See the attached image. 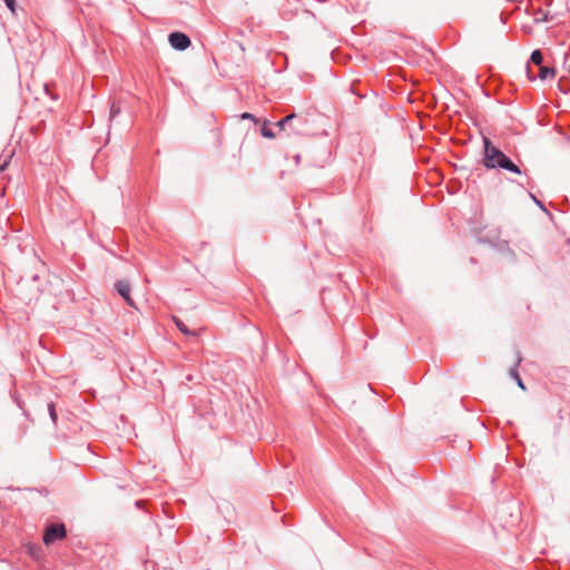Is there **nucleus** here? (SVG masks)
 <instances>
[{"label":"nucleus","instance_id":"5","mask_svg":"<svg viewBox=\"0 0 570 570\" xmlns=\"http://www.w3.org/2000/svg\"><path fill=\"white\" fill-rule=\"evenodd\" d=\"M116 289H117L118 294L126 301V303L129 306H131V307L136 306L134 299L130 296L131 286L129 284V282H127V281L117 282Z\"/></svg>","mask_w":570,"mask_h":570},{"label":"nucleus","instance_id":"9","mask_svg":"<svg viewBox=\"0 0 570 570\" xmlns=\"http://www.w3.org/2000/svg\"><path fill=\"white\" fill-rule=\"evenodd\" d=\"M531 61L537 65V66H541L542 61H543V56L541 53L540 50H534L532 53H531Z\"/></svg>","mask_w":570,"mask_h":570},{"label":"nucleus","instance_id":"3","mask_svg":"<svg viewBox=\"0 0 570 570\" xmlns=\"http://www.w3.org/2000/svg\"><path fill=\"white\" fill-rule=\"evenodd\" d=\"M67 531L63 524H52L50 525L43 535V542L46 544H50L56 540H61L66 537Z\"/></svg>","mask_w":570,"mask_h":570},{"label":"nucleus","instance_id":"6","mask_svg":"<svg viewBox=\"0 0 570 570\" xmlns=\"http://www.w3.org/2000/svg\"><path fill=\"white\" fill-rule=\"evenodd\" d=\"M556 76V70L553 68H549L546 66H540L539 78L541 80H546L547 78H553Z\"/></svg>","mask_w":570,"mask_h":570},{"label":"nucleus","instance_id":"12","mask_svg":"<svg viewBox=\"0 0 570 570\" xmlns=\"http://www.w3.org/2000/svg\"><path fill=\"white\" fill-rule=\"evenodd\" d=\"M120 112V108L116 106L115 104L111 105L110 108V118L116 117Z\"/></svg>","mask_w":570,"mask_h":570},{"label":"nucleus","instance_id":"4","mask_svg":"<svg viewBox=\"0 0 570 570\" xmlns=\"http://www.w3.org/2000/svg\"><path fill=\"white\" fill-rule=\"evenodd\" d=\"M169 43L175 49L185 50L190 46V40L185 33L177 31L169 35Z\"/></svg>","mask_w":570,"mask_h":570},{"label":"nucleus","instance_id":"8","mask_svg":"<svg viewBox=\"0 0 570 570\" xmlns=\"http://www.w3.org/2000/svg\"><path fill=\"white\" fill-rule=\"evenodd\" d=\"M261 134L264 138L273 139L275 138V134L272 129L268 128V121H264L261 128Z\"/></svg>","mask_w":570,"mask_h":570},{"label":"nucleus","instance_id":"14","mask_svg":"<svg viewBox=\"0 0 570 570\" xmlns=\"http://www.w3.org/2000/svg\"><path fill=\"white\" fill-rule=\"evenodd\" d=\"M512 375L517 379L518 385H519L522 390H524V385H523V383H522V381H521L520 376L518 375L517 371H512Z\"/></svg>","mask_w":570,"mask_h":570},{"label":"nucleus","instance_id":"10","mask_svg":"<svg viewBox=\"0 0 570 570\" xmlns=\"http://www.w3.org/2000/svg\"><path fill=\"white\" fill-rule=\"evenodd\" d=\"M240 118H242V119L252 120V121H254L255 124H257V122H258L257 118H256L253 114H249V112H244V114H242Z\"/></svg>","mask_w":570,"mask_h":570},{"label":"nucleus","instance_id":"1","mask_svg":"<svg viewBox=\"0 0 570 570\" xmlns=\"http://www.w3.org/2000/svg\"><path fill=\"white\" fill-rule=\"evenodd\" d=\"M484 144V166L487 168H502L509 171L521 174L519 167L513 164L500 149H498L489 138H483Z\"/></svg>","mask_w":570,"mask_h":570},{"label":"nucleus","instance_id":"15","mask_svg":"<svg viewBox=\"0 0 570 570\" xmlns=\"http://www.w3.org/2000/svg\"><path fill=\"white\" fill-rule=\"evenodd\" d=\"M8 164H9V160H6V161L0 166V170H1V171H3V170L7 168Z\"/></svg>","mask_w":570,"mask_h":570},{"label":"nucleus","instance_id":"2","mask_svg":"<svg viewBox=\"0 0 570 570\" xmlns=\"http://www.w3.org/2000/svg\"><path fill=\"white\" fill-rule=\"evenodd\" d=\"M308 120L305 117L291 114L279 120L276 126L281 131L285 132L288 138L299 137L305 134Z\"/></svg>","mask_w":570,"mask_h":570},{"label":"nucleus","instance_id":"7","mask_svg":"<svg viewBox=\"0 0 570 570\" xmlns=\"http://www.w3.org/2000/svg\"><path fill=\"white\" fill-rule=\"evenodd\" d=\"M174 322H175L176 326L178 327V330H179L183 334H185V335H196V333H195V332H191V331L187 327V325H186L184 322H181L179 318L174 317Z\"/></svg>","mask_w":570,"mask_h":570},{"label":"nucleus","instance_id":"13","mask_svg":"<svg viewBox=\"0 0 570 570\" xmlns=\"http://www.w3.org/2000/svg\"><path fill=\"white\" fill-rule=\"evenodd\" d=\"M7 7L9 8V10L14 13L16 12V7H14V0H4Z\"/></svg>","mask_w":570,"mask_h":570},{"label":"nucleus","instance_id":"11","mask_svg":"<svg viewBox=\"0 0 570 570\" xmlns=\"http://www.w3.org/2000/svg\"><path fill=\"white\" fill-rule=\"evenodd\" d=\"M48 407H49V413H50V416H51L52 421H53V422H56V420H57V413H56V410H55V404H53V403H50V404L48 405Z\"/></svg>","mask_w":570,"mask_h":570}]
</instances>
